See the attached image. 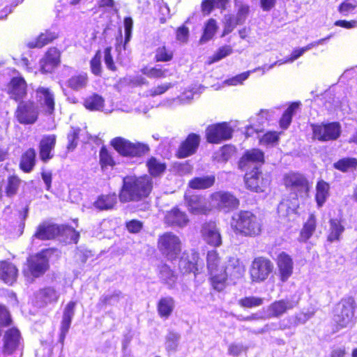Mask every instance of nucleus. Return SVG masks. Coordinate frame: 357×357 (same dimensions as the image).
Listing matches in <instances>:
<instances>
[{"mask_svg":"<svg viewBox=\"0 0 357 357\" xmlns=\"http://www.w3.org/2000/svg\"><path fill=\"white\" fill-rule=\"evenodd\" d=\"M153 188V179L147 174L126 176L123 178L119 199L121 203L141 202L150 195Z\"/></svg>","mask_w":357,"mask_h":357,"instance_id":"nucleus-1","label":"nucleus"},{"mask_svg":"<svg viewBox=\"0 0 357 357\" xmlns=\"http://www.w3.org/2000/svg\"><path fill=\"white\" fill-rule=\"evenodd\" d=\"M230 227L236 235L248 238L259 236L263 231L260 215L250 210H241L233 214Z\"/></svg>","mask_w":357,"mask_h":357,"instance_id":"nucleus-2","label":"nucleus"},{"mask_svg":"<svg viewBox=\"0 0 357 357\" xmlns=\"http://www.w3.org/2000/svg\"><path fill=\"white\" fill-rule=\"evenodd\" d=\"M245 266L236 258H230L223 269L208 273V281L211 288L218 292L223 291L229 281L236 284L245 273Z\"/></svg>","mask_w":357,"mask_h":357,"instance_id":"nucleus-3","label":"nucleus"},{"mask_svg":"<svg viewBox=\"0 0 357 357\" xmlns=\"http://www.w3.org/2000/svg\"><path fill=\"white\" fill-rule=\"evenodd\" d=\"M356 307V301L352 296L342 298L335 304L332 317L333 332H337L355 324Z\"/></svg>","mask_w":357,"mask_h":357,"instance_id":"nucleus-4","label":"nucleus"},{"mask_svg":"<svg viewBox=\"0 0 357 357\" xmlns=\"http://www.w3.org/2000/svg\"><path fill=\"white\" fill-rule=\"evenodd\" d=\"M282 183L294 199L298 200L309 197L311 185L304 174L290 171L283 175Z\"/></svg>","mask_w":357,"mask_h":357,"instance_id":"nucleus-5","label":"nucleus"},{"mask_svg":"<svg viewBox=\"0 0 357 357\" xmlns=\"http://www.w3.org/2000/svg\"><path fill=\"white\" fill-rule=\"evenodd\" d=\"M110 146L122 157L139 158L148 154L150 147L148 144L132 142L123 137H115L109 142Z\"/></svg>","mask_w":357,"mask_h":357,"instance_id":"nucleus-6","label":"nucleus"},{"mask_svg":"<svg viewBox=\"0 0 357 357\" xmlns=\"http://www.w3.org/2000/svg\"><path fill=\"white\" fill-rule=\"evenodd\" d=\"M157 248L164 257L173 261L181 252V241L172 231H165L158 236Z\"/></svg>","mask_w":357,"mask_h":357,"instance_id":"nucleus-7","label":"nucleus"},{"mask_svg":"<svg viewBox=\"0 0 357 357\" xmlns=\"http://www.w3.org/2000/svg\"><path fill=\"white\" fill-rule=\"evenodd\" d=\"M56 248L43 249L34 255L29 257L26 259V268L24 270V275L32 278H38L43 276L49 269V260L47 255L53 253Z\"/></svg>","mask_w":357,"mask_h":357,"instance_id":"nucleus-8","label":"nucleus"},{"mask_svg":"<svg viewBox=\"0 0 357 357\" xmlns=\"http://www.w3.org/2000/svg\"><path fill=\"white\" fill-rule=\"evenodd\" d=\"M203 264L198 250L191 249L184 251L178 261V270L182 275L192 273L195 277L199 275Z\"/></svg>","mask_w":357,"mask_h":357,"instance_id":"nucleus-9","label":"nucleus"},{"mask_svg":"<svg viewBox=\"0 0 357 357\" xmlns=\"http://www.w3.org/2000/svg\"><path fill=\"white\" fill-rule=\"evenodd\" d=\"M312 138L319 142L335 141L341 134V126L339 122L312 123Z\"/></svg>","mask_w":357,"mask_h":357,"instance_id":"nucleus-10","label":"nucleus"},{"mask_svg":"<svg viewBox=\"0 0 357 357\" xmlns=\"http://www.w3.org/2000/svg\"><path fill=\"white\" fill-rule=\"evenodd\" d=\"M14 112V117L22 125H32L39 116V109L36 103L31 100L17 102Z\"/></svg>","mask_w":357,"mask_h":357,"instance_id":"nucleus-11","label":"nucleus"},{"mask_svg":"<svg viewBox=\"0 0 357 357\" xmlns=\"http://www.w3.org/2000/svg\"><path fill=\"white\" fill-rule=\"evenodd\" d=\"M273 264L264 256L255 257L250 268V278L252 282L260 283L268 279L273 271Z\"/></svg>","mask_w":357,"mask_h":357,"instance_id":"nucleus-12","label":"nucleus"},{"mask_svg":"<svg viewBox=\"0 0 357 357\" xmlns=\"http://www.w3.org/2000/svg\"><path fill=\"white\" fill-rule=\"evenodd\" d=\"M23 347V337L16 326L6 329L2 335L1 352L5 356H10Z\"/></svg>","mask_w":357,"mask_h":357,"instance_id":"nucleus-13","label":"nucleus"},{"mask_svg":"<svg viewBox=\"0 0 357 357\" xmlns=\"http://www.w3.org/2000/svg\"><path fill=\"white\" fill-rule=\"evenodd\" d=\"M232 134L233 128L225 121L211 124L206 128V139L211 144L228 140L231 138Z\"/></svg>","mask_w":357,"mask_h":357,"instance_id":"nucleus-14","label":"nucleus"},{"mask_svg":"<svg viewBox=\"0 0 357 357\" xmlns=\"http://www.w3.org/2000/svg\"><path fill=\"white\" fill-rule=\"evenodd\" d=\"M245 188L255 192H262L270 185V180L264 177L259 167H255L244 176Z\"/></svg>","mask_w":357,"mask_h":357,"instance_id":"nucleus-15","label":"nucleus"},{"mask_svg":"<svg viewBox=\"0 0 357 357\" xmlns=\"http://www.w3.org/2000/svg\"><path fill=\"white\" fill-rule=\"evenodd\" d=\"M184 202L188 211L193 215H206L212 210V206L202 195L185 193Z\"/></svg>","mask_w":357,"mask_h":357,"instance_id":"nucleus-16","label":"nucleus"},{"mask_svg":"<svg viewBox=\"0 0 357 357\" xmlns=\"http://www.w3.org/2000/svg\"><path fill=\"white\" fill-rule=\"evenodd\" d=\"M213 205L218 210H234L238 208L240 201L231 192L227 191H215L210 196Z\"/></svg>","mask_w":357,"mask_h":357,"instance_id":"nucleus-17","label":"nucleus"},{"mask_svg":"<svg viewBox=\"0 0 357 357\" xmlns=\"http://www.w3.org/2000/svg\"><path fill=\"white\" fill-rule=\"evenodd\" d=\"M6 93L15 102L24 100L28 94V84L22 75L13 77L7 84Z\"/></svg>","mask_w":357,"mask_h":357,"instance_id":"nucleus-18","label":"nucleus"},{"mask_svg":"<svg viewBox=\"0 0 357 357\" xmlns=\"http://www.w3.org/2000/svg\"><path fill=\"white\" fill-rule=\"evenodd\" d=\"M201 142V136L195 132L189 133L180 143L175 155L178 159H183L195 154Z\"/></svg>","mask_w":357,"mask_h":357,"instance_id":"nucleus-19","label":"nucleus"},{"mask_svg":"<svg viewBox=\"0 0 357 357\" xmlns=\"http://www.w3.org/2000/svg\"><path fill=\"white\" fill-rule=\"evenodd\" d=\"M61 63V52L55 47L47 49L39 61L40 71L42 74H50L54 72Z\"/></svg>","mask_w":357,"mask_h":357,"instance_id":"nucleus-20","label":"nucleus"},{"mask_svg":"<svg viewBox=\"0 0 357 357\" xmlns=\"http://www.w3.org/2000/svg\"><path fill=\"white\" fill-rule=\"evenodd\" d=\"M299 302V299L295 296L290 299H280L272 302L268 307L269 312L268 317H280L286 313L288 310L296 307Z\"/></svg>","mask_w":357,"mask_h":357,"instance_id":"nucleus-21","label":"nucleus"},{"mask_svg":"<svg viewBox=\"0 0 357 357\" xmlns=\"http://www.w3.org/2000/svg\"><path fill=\"white\" fill-rule=\"evenodd\" d=\"M57 136L55 134L45 135L38 144L40 160L47 163L54 156V150L56 147Z\"/></svg>","mask_w":357,"mask_h":357,"instance_id":"nucleus-22","label":"nucleus"},{"mask_svg":"<svg viewBox=\"0 0 357 357\" xmlns=\"http://www.w3.org/2000/svg\"><path fill=\"white\" fill-rule=\"evenodd\" d=\"M19 269L17 265L9 259L0 260V281L13 286L17 281Z\"/></svg>","mask_w":357,"mask_h":357,"instance_id":"nucleus-23","label":"nucleus"},{"mask_svg":"<svg viewBox=\"0 0 357 357\" xmlns=\"http://www.w3.org/2000/svg\"><path fill=\"white\" fill-rule=\"evenodd\" d=\"M278 275L280 282H287L294 272V261L289 255L285 252H280L276 259Z\"/></svg>","mask_w":357,"mask_h":357,"instance_id":"nucleus-24","label":"nucleus"},{"mask_svg":"<svg viewBox=\"0 0 357 357\" xmlns=\"http://www.w3.org/2000/svg\"><path fill=\"white\" fill-rule=\"evenodd\" d=\"M36 97L43 111L49 114H54L55 110V95L49 87L38 86L36 89Z\"/></svg>","mask_w":357,"mask_h":357,"instance_id":"nucleus-25","label":"nucleus"},{"mask_svg":"<svg viewBox=\"0 0 357 357\" xmlns=\"http://www.w3.org/2000/svg\"><path fill=\"white\" fill-rule=\"evenodd\" d=\"M163 221L168 227H183L188 223L189 219L186 213L176 206L166 211Z\"/></svg>","mask_w":357,"mask_h":357,"instance_id":"nucleus-26","label":"nucleus"},{"mask_svg":"<svg viewBox=\"0 0 357 357\" xmlns=\"http://www.w3.org/2000/svg\"><path fill=\"white\" fill-rule=\"evenodd\" d=\"M77 303L74 301H69L66 305L60 326L59 342L63 345L66 336L69 331L73 317L75 314V308Z\"/></svg>","mask_w":357,"mask_h":357,"instance_id":"nucleus-27","label":"nucleus"},{"mask_svg":"<svg viewBox=\"0 0 357 357\" xmlns=\"http://www.w3.org/2000/svg\"><path fill=\"white\" fill-rule=\"evenodd\" d=\"M317 225V218L315 213H309L307 218L303 222L302 228L299 231L297 238L298 241L299 243H307L314 234Z\"/></svg>","mask_w":357,"mask_h":357,"instance_id":"nucleus-28","label":"nucleus"},{"mask_svg":"<svg viewBox=\"0 0 357 357\" xmlns=\"http://www.w3.org/2000/svg\"><path fill=\"white\" fill-rule=\"evenodd\" d=\"M155 63H169L175 57V50L166 42H160L155 45L153 52Z\"/></svg>","mask_w":357,"mask_h":357,"instance_id":"nucleus-29","label":"nucleus"},{"mask_svg":"<svg viewBox=\"0 0 357 357\" xmlns=\"http://www.w3.org/2000/svg\"><path fill=\"white\" fill-rule=\"evenodd\" d=\"M204 241L211 246L219 247L222 245V237L219 229L214 223H206L202 229Z\"/></svg>","mask_w":357,"mask_h":357,"instance_id":"nucleus-30","label":"nucleus"},{"mask_svg":"<svg viewBox=\"0 0 357 357\" xmlns=\"http://www.w3.org/2000/svg\"><path fill=\"white\" fill-rule=\"evenodd\" d=\"M264 162V153L259 149H252L246 151L240 158L238 165L241 170H245L249 167L250 163Z\"/></svg>","mask_w":357,"mask_h":357,"instance_id":"nucleus-31","label":"nucleus"},{"mask_svg":"<svg viewBox=\"0 0 357 357\" xmlns=\"http://www.w3.org/2000/svg\"><path fill=\"white\" fill-rule=\"evenodd\" d=\"M59 226L57 224L43 222L37 227L34 236L42 241L59 238Z\"/></svg>","mask_w":357,"mask_h":357,"instance_id":"nucleus-32","label":"nucleus"},{"mask_svg":"<svg viewBox=\"0 0 357 357\" xmlns=\"http://www.w3.org/2000/svg\"><path fill=\"white\" fill-rule=\"evenodd\" d=\"M308 318L309 317L307 313L303 312L296 313L292 316H289L280 320L278 329L284 331L296 328L299 325L305 324Z\"/></svg>","mask_w":357,"mask_h":357,"instance_id":"nucleus-33","label":"nucleus"},{"mask_svg":"<svg viewBox=\"0 0 357 357\" xmlns=\"http://www.w3.org/2000/svg\"><path fill=\"white\" fill-rule=\"evenodd\" d=\"M59 298V294L52 287H45L40 289L36 294L37 302L40 304V307L56 303Z\"/></svg>","mask_w":357,"mask_h":357,"instance_id":"nucleus-34","label":"nucleus"},{"mask_svg":"<svg viewBox=\"0 0 357 357\" xmlns=\"http://www.w3.org/2000/svg\"><path fill=\"white\" fill-rule=\"evenodd\" d=\"M59 34L51 29H45L44 32L40 33L36 38L27 43V47L30 49L42 48L45 45L52 43L58 38Z\"/></svg>","mask_w":357,"mask_h":357,"instance_id":"nucleus-35","label":"nucleus"},{"mask_svg":"<svg viewBox=\"0 0 357 357\" xmlns=\"http://www.w3.org/2000/svg\"><path fill=\"white\" fill-rule=\"evenodd\" d=\"M36 164V152L34 148H29L21 155L19 168L24 173H30Z\"/></svg>","mask_w":357,"mask_h":357,"instance_id":"nucleus-36","label":"nucleus"},{"mask_svg":"<svg viewBox=\"0 0 357 357\" xmlns=\"http://www.w3.org/2000/svg\"><path fill=\"white\" fill-rule=\"evenodd\" d=\"M215 176L213 174L203 176H195L188 183V187L192 190H206L212 188L215 183Z\"/></svg>","mask_w":357,"mask_h":357,"instance_id":"nucleus-37","label":"nucleus"},{"mask_svg":"<svg viewBox=\"0 0 357 357\" xmlns=\"http://www.w3.org/2000/svg\"><path fill=\"white\" fill-rule=\"evenodd\" d=\"M117 203V195L115 192L102 194L93 202V206L99 211L112 209Z\"/></svg>","mask_w":357,"mask_h":357,"instance_id":"nucleus-38","label":"nucleus"},{"mask_svg":"<svg viewBox=\"0 0 357 357\" xmlns=\"http://www.w3.org/2000/svg\"><path fill=\"white\" fill-rule=\"evenodd\" d=\"M330 195V185L323 179L317 181L315 186L314 199L317 208L324 206Z\"/></svg>","mask_w":357,"mask_h":357,"instance_id":"nucleus-39","label":"nucleus"},{"mask_svg":"<svg viewBox=\"0 0 357 357\" xmlns=\"http://www.w3.org/2000/svg\"><path fill=\"white\" fill-rule=\"evenodd\" d=\"M89 75L81 72L72 75L66 82V86L73 91H78L85 89L89 84Z\"/></svg>","mask_w":357,"mask_h":357,"instance_id":"nucleus-40","label":"nucleus"},{"mask_svg":"<svg viewBox=\"0 0 357 357\" xmlns=\"http://www.w3.org/2000/svg\"><path fill=\"white\" fill-rule=\"evenodd\" d=\"M105 105V98L97 93H93L84 99L83 106L89 111H102Z\"/></svg>","mask_w":357,"mask_h":357,"instance_id":"nucleus-41","label":"nucleus"},{"mask_svg":"<svg viewBox=\"0 0 357 357\" xmlns=\"http://www.w3.org/2000/svg\"><path fill=\"white\" fill-rule=\"evenodd\" d=\"M174 309V300L172 296H165L159 299L157 303V311L160 317L167 319Z\"/></svg>","mask_w":357,"mask_h":357,"instance_id":"nucleus-42","label":"nucleus"},{"mask_svg":"<svg viewBox=\"0 0 357 357\" xmlns=\"http://www.w3.org/2000/svg\"><path fill=\"white\" fill-rule=\"evenodd\" d=\"M141 73L149 79H162L167 77L169 70L164 68L162 65L156 64L151 67L144 66L141 69Z\"/></svg>","mask_w":357,"mask_h":357,"instance_id":"nucleus-43","label":"nucleus"},{"mask_svg":"<svg viewBox=\"0 0 357 357\" xmlns=\"http://www.w3.org/2000/svg\"><path fill=\"white\" fill-rule=\"evenodd\" d=\"M206 261L208 273L225 268L222 259L216 250H211L207 252Z\"/></svg>","mask_w":357,"mask_h":357,"instance_id":"nucleus-44","label":"nucleus"},{"mask_svg":"<svg viewBox=\"0 0 357 357\" xmlns=\"http://www.w3.org/2000/svg\"><path fill=\"white\" fill-rule=\"evenodd\" d=\"M59 238L68 243L77 244L79 239V233L68 225H60Z\"/></svg>","mask_w":357,"mask_h":357,"instance_id":"nucleus-45","label":"nucleus"},{"mask_svg":"<svg viewBox=\"0 0 357 357\" xmlns=\"http://www.w3.org/2000/svg\"><path fill=\"white\" fill-rule=\"evenodd\" d=\"M99 165L102 171L108 168L112 169L116 165V162L112 153L105 146H102L100 149Z\"/></svg>","mask_w":357,"mask_h":357,"instance_id":"nucleus-46","label":"nucleus"},{"mask_svg":"<svg viewBox=\"0 0 357 357\" xmlns=\"http://www.w3.org/2000/svg\"><path fill=\"white\" fill-rule=\"evenodd\" d=\"M158 275L164 283L171 287L176 282L177 275L167 264H163L158 266Z\"/></svg>","mask_w":357,"mask_h":357,"instance_id":"nucleus-47","label":"nucleus"},{"mask_svg":"<svg viewBox=\"0 0 357 357\" xmlns=\"http://www.w3.org/2000/svg\"><path fill=\"white\" fill-rule=\"evenodd\" d=\"M21 183L22 180L17 175L12 174L8 176L4 188L6 196L8 197L15 196L19 191Z\"/></svg>","mask_w":357,"mask_h":357,"instance_id":"nucleus-48","label":"nucleus"},{"mask_svg":"<svg viewBox=\"0 0 357 357\" xmlns=\"http://www.w3.org/2000/svg\"><path fill=\"white\" fill-rule=\"evenodd\" d=\"M329 224L330 229L327 236V241L331 243L339 241L342 234L344 231V227L342 225L341 220L338 219H331Z\"/></svg>","mask_w":357,"mask_h":357,"instance_id":"nucleus-49","label":"nucleus"},{"mask_svg":"<svg viewBox=\"0 0 357 357\" xmlns=\"http://www.w3.org/2000/svg\"><path fill=\"white\" fill-rule=\"evenodd\" d=\"M149 174L153 177L160 176L167 169V165L156 158L151 156L146 162Z\"/></svg>","mask_w":357,"mask_h":357,"instance_id":"nucleus-50","label":"nucleus"},{"mask_svg":"<svg viewBox=\"0 0 357 357\" xmlns=\"http://www.w3.org/2000/svg\"><path fill=\"white\" fill-rule=\"evenodd\" d=\"M333 166L335 169L344 173L354 171L357 169V158L351 157L342 158L334 162Z\"/></svg>","mask_w":357,"mask_h":357,"instance_id":"nucleus-51","label":"nucleus"},{"mask_svg":"<svg viewBox=\"0 0 357 357\" xmlns=\"http://www.w3.org/2000/svg\"><path fill=\"white\" fill-rule=\"evenodd\" d=\"M299 102H293L285 109L279 121L282 128L287 129L289 126L292 121V117L296 110L299 107Z\"/></svg>","mask_w":357,"mask_h":357,"instance_id":"nucleus-52","label":"nucleus"},{"mask_svg":"<svg viewBox=\"0 0 357 357\" xmlns=\"http://www.w3.org/2000/svg\"><path fill=\"white\" fill-rule=\"evenodd\" d=\"M218 30V26L216 21L213 18H211L207 20L204 25V31L200 40L206 42L211 40Z\"/></svg>","mask_w":357,"mask_h":357,"instance_id":"nucleus-53","label":"nucleus"},{"mask_svg":"<svg viewBox=\"0 0 357 357\" xmlns=\"http://www.w3.org/2000/svg\"><path fill=\"white\" fill-rule=\"evenodd\" d=\"M264 303V298L257 296H245L238 301V304L244 308H253L259 307Z\"/></svg>","mask_w":357,"mask_h":357,"instance_id":"nucleus-54","label":"nucleus"},{"mask_svg":"<svg viewBox=\"0 0 357 357\" xmlns=\"http://www.w3.org/2000/svg\"><path fill=\"white\" fill-rule=\"evenodd\" d=\"M90 70L92 74L100 76L102 73L101 51L97 50L89 62Z\"/></svg>","mask_w":357,"mask_h":357,"instance_id":"nucleus-55","label":"nucleus"},{"mask_svg":"<svg viewBox=\"0 0 357 357\" xmlns=\"http://www.w3.org/2000/svg\"><path fill=\"white\" fill-rule=\"evenodd\" d=\"M180 335L173 331H169L165 338L166 349L168 351H176L178 346Z\"/></svg>","mask_w":357,"mask_h":357,"instance_id":"nucleus-56","label":"nucleus"},{"mask_svg":"<svg viewBox=\"0 0 357 357\" xmlns=\"http://www.w3.org/2000/svg\"><path fill=\"white\" fill-rule=\"evenodd\" d=\"M233 52V50L229 45H224L218 49V50L209 57V63L218 62L225 58Z\"/></svg>","mask_w":357,"mask_h":357,"instance_id":"nucleus-57","label":"nucleus"},{"mask_svg":"<svg viewBox=\"0 0 357 357\" xmlns=\"http://www.w3.org/2000/svg\"><path fill=\"white\" fill-rule=\"evenodd\" d=\"M188 22L189 19L175 30L176 40L180 43L185 44L188 42L190 31L188 27L185 25Z\"/></svg>","mask_w":357,"mask_h":357,"instance_id":"nucleus-58","label":"nucleus"},{"mask_svg":"<svg viewBox=\"0 0 357 357\" xmlns=\"http://www.w3.org/2000/svg\"><path fill=\"white\" fill-rule=\"evenodd\" d=\"M81 129L78 127H73L72 130L67 135V149L68 151H73L77 146L79 136Z\"/></svg>","mask_w":357,"mask_h":357,"instance_id":"nucleus-59","label":"nucleus"},{"mask_svg":"<svg viewBox=\"0 0 357 357\" xmlns=\"http://www.w3.org/2000/svg\"><path fill=\"white\" fill-rule=\"evenodd\" d=\"M241 22H238V19L234 17L233 15H228L225 17L224 22V29L222 31V36H225L230 33L238 24H241Z\"/></svg>","mask_w":357,"mask_h":357,"instance_id":"nucleus-60","label":"nucleus"},{"mask_svg":"<svg viewBox=\"0 0 357 357\" xmlns=\"http://www.w3.org/2000/svg\"><path fill=\"white\" fill-rule=\"evenodd\" d=\"M112 50V47L111 46L107 47L104 50V61L109 70L116 72L117 70V66L114 61Z\"/></svg>","mask_w":357,"mask_h":357,"instance_id":"nucleus-61","label":"nucleus"},{"mask_svg":"<svg viewBox=\"0 0 357 357\" xmlns=\"http://www.w3.org/2000/svg\"><path fill=\"white\" fill-rule=\"evenodd\" d=\"M280 132L276 131H268L260 138L259 143L264 145H269L277 143L280 139Z\"/></svg>","mask_w":357,"mask_h":357,"instance_id":"nucleus-62","label":"nucleus"},{"mask_svg":"<svg viewBox=\"0 0 357 357\" xmlns=\"http://www.w3.org/2000/svg\"><path fill=\"white\" fill-rule=\"evenodd\" d=\"M0 322L3 327H8L13 324L11 314L6 307L0 304Z\"/></svg>","mask_w":357,"mask_h":357,"instance_id":"nucleus-63","label":"nucleus"},{"mask_svg":"<svg viewBox=\"0 0 357 357\" xmlns=\"http://www.w3.org/2000/svg\"><path fill=\"white\" fill-rule=\"evenodd\" d=\"M236 7H237L236 18L243 24L249 15L250 6L248 4L241 3L237 0V6Z\"/></svg>","mask_w":357,"mask_h":357,"instance_id":"nucleus-64","label":"nucleus"}]
</instances>
